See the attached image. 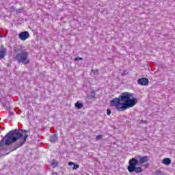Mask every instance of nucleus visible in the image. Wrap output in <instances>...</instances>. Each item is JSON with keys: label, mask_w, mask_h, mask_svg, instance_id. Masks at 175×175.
I'll use <instances>...</instances> for the list:
<instances>
[{"label": "nucleus", "mask_w": 175, "mask_h": 175, "mask_svg": "<svg viewBox=\"0 0 175 175\" xmlns=\"http://www.w3.org/2000/svg\"><path fill=\"white\" fill-rule=\"evenodd\" d=\"M162 163H163V165H166V166H169V165L172 163V159L170 158H165L162 160Z\"/></svg>", "instance_id": "6e6552de"}, {"label": "nucleus", "mask_w": 175, "mask_h": 175, "mask_svg": "<svg viewBox=\"0 0 175 175\" xmlns=\"http://www.w3.org/2000/svg\"><path fill=\"white\" fill-rule=\"evenodd\" d=\"M133 94L125 92L122 93L119 97H116L110 101L112 107H116L118 111H125L126 109L133 107L137 103V98L133 97Z\"/></svg>", "instance_id": "f03ea898"}, {"label": "nucleus", "mask_w": 175, "mask_h": 175, "mask_svg": "<svg viewBox=\"0 0 175 175\" xmlns=\"http://www.w3.org/2000/svg\"><path fill=\"white\" fill-rule=\"evenodd\" d=\"M137 83L139 85H148V83H150V81L147 78H139L137 80Z\"/></svg>", "instance_id": "423d86ee"}, {"label": "nucleus", "mask_w": 175, "mask_h": 175, "mask_svg": "<svg viewBox=\"0 0 175 175\" xmlns=\"http://www.w3.org/2000/svg\"><path fill=\"white\" fill-rule=\"evenodd\" d=\"M92 73H94V75H98V69H96V70H92Z\"/></svg>", "instance_id": "dca6fc26"}, {"label": "nucleus", "mask_w": 175, "mask_h": 175, "mask_svg": "<svg viewBox=\"0 0 175 175\" xmlns=\"http://www.w3.org/2000/svg\"><path fill=\"white\" fill-rule=\"evenodd\" d=\"M51 165L53 167H57L58 166V162H53Z\"/></svg>", "instance_id": "4468645a"}, {"label": "nucleus", "mask_w": 175, "mask_h": 175, "mask_svg": "<svg viewBox=\"0 0 175 175\" xmlns=\"http://www.w3.org/2000/svg\"><path fill=\"white\" fill-rule=\"evenodd\" d=\"M80 167V165L79 164H76V163H74V165H73V170H76V169H79Z\"/></svg>", "instance_id": "f8f14e48"}, {"label": "nucleus", "mask_w": 175, "mask_h": 175, "mask_svg": "<svg viewBox=\"0 0 175 175\" xmlns=\"http://www.w3.org/2000/svg\"><path fill=\"white\" fill-rule=\"evenodd\" d=\"M96 94L95 93V90H93L90 92V95L89 96V99H95V96Z\"/></svg>", "instance_id": "9d476101"}, {"label": "nucleus", "mask_w": 175, "mask_h": 175, "mask_svg": "<svg viewBox=\"0 0 175 175\" xmlns=\"http://www.w3.org/2000/svg\"><path fill=\"white\" fill-rule=\"evenodd\" d=\"M149 161L148 156L142 157L140 154H137L136 158H132L129 160L127 170L129 173H133V172L137 174L142 173L143 168L142 167H137V165H143V163H146V162H148Z\"/></svg>", "instance_id": "7ed1b4c3"}, {"label": "nucleus", "mask_w": 175, "mask_h": 175, "mask_svg": "<svg viewBox=\"0 0 175 175\" xmlns=\"http://www.w3.org/2000/svg\"><path fill=\"white\" fill-rule=\"evenodd\" d=\"M126 73H122V76H126Z\"/></svg>", "instance_id": "aec40b11"}, {"label": "nucleus", "mask_w": 175, "mask_h": 175, "mask_svg": "<svg viewBox=\"0 0 175 175\" xmlns=\"http://www.w3.org/2000/svg\"><path fill=\"white\" fill-rule=\"evenodd\" d=\"M68 165H69V166H73L75 165V163L70 161V162H68Z\"/></svg>", "instance_id": "6ab92c4d"}, {"label": "nucleus", "mask_w": 175, "mask_h": 175, "mask_svg": "<svg viewBox=\"0 0 175 175\" xmlns=\"http://www.w3.org/2000/svg\"><path fill=\"white\" fill-rule=\"evenodd\" d=\"M49 137L51 139V143H55V142H57V140H58V137L57 136L56 134L51 135Z\"/></svg>", "instance_id": "1a4fd4ad"}, {"label": "nucleus", "mask_w": 175, "mask_h": 175, "mask_svg": "<svg viewBox=\"0 0 175 175\" xmlns=\"http://www.w3.org/2000/svg\"><path fill=\"white\" fill-rule=\"evenodd\" d=\"M83 103H80V102H79V101H77V102L75 103V107H76L77 109H83Z\"/></svg>", "instance_id": "9b49d317"}, {"label": "nucleus", "mask_w": 175, "mask_h": 175, "mask_svg": "<svg viewBox=\"0 0 175 175\" xmlns=\"http://www.w3.org/2000/svg\"><path fill=\"white\" fill-rule=\"evenodd\" d=\"M103 135H98L96 136V140H100V139H102Z\"/></svg>", "instance_id": "f3484780"}, {"label": "nucleus", "mask_w": 175, "mask_h": 175, "mask_svg": "<svg viewBox=\"0 0 175 175\" xmlns=\"http://www.w3.org/2000/svg\"><path fill=\"white\" fill-rule=\"evenodd\" d=\"M74 61H83V57H75L74 59Z\"/></svg>", "instance_id": "2eb2a0df"}, {"label": "nucleus", "mask_w": 175, "mask_h": 175, "mask_svg": "<svg viewBox=\"0 0 175 175\" xmlns=\"http://www.w3.org/2000/svg\"><path fill=\"white\" fill-rule=\"evenodd\" d=\"M28 133H29V130L24 129H21V132L18 129H15L8 133L0 141V147L5 155H9L10 152L23 147L25 144L27 139L29 137Z\"/></svg>", "instance_id": "f257e3e1"}, {"label": "nucleus", "mask_w": 175, "mask_h": 175, "mask_svg": "<svg viewBox=\"0 0 175 175\" xmlns=\"http://www.w3.org/2000/svg\"><path fill=\"white\" fill-rule=\"evenodd\" d=\"M29 54L28 52L24 50H21L19 53H17L15 56V59L18 64H23V65H28L29 60L28 59Z\"/></svg>", "instance_id": "20e7f679"}, {"label": "nucleus", "mask_w": 175, "mask_h": 175, "mask_svg": "<svg viewBox=\"0 0 175 175\" xmlns=\"http://www.w3.org/2000/svg\"><path fill=\"white\" fill-rule=\"evenodd\" d=\"M8 53L6 52V49L3 47V46H0V59L2 58H5Z\"/></svg>", "instance_id": "0eeeda50"}, {"label": "nucleus", "mask_w": 175, "mask_h": 175, "mask_svg": "<svg viewBox=\"0 0 175 175\" xmlns=\"http://www.w3.org/2000/svg\"><path fill=\"white\" fill-rule=\"evenodd\" d=\"M155 175H162V171L161 170H156L154 172Z\"/></svg>", "instance_id": "ddd939ff"}, {"label": "nucleus", "mask_w": 175, "mask_h": 175, "mask_svg": "<svg viewBox=\"0 0 175 175\" xmlns=\"http://www.w3.org/2000/svg\"><path fill=\"white\" fill-rule=\"evenodd\" d=\"M107 116H110V114H111V110H110V109H107Z\"/></svg>", "instance_id": "a211bd4d"}, {"label": "nucleus", "mask_w": 175, "mask_h": 175, "mask_svg": "<svg viewBox=\"0 0 175 175\" xmlns=\"http://www.w3.org/2000/svg\"><path fill=\"white\" fill-rule=\"evenodd\" d=\"M18 38L21 39V40H27V39L29 38V32L27 31L21 32L19 33Z\"/></svg>", "instance_id": "39448f33"}]
</instances>
